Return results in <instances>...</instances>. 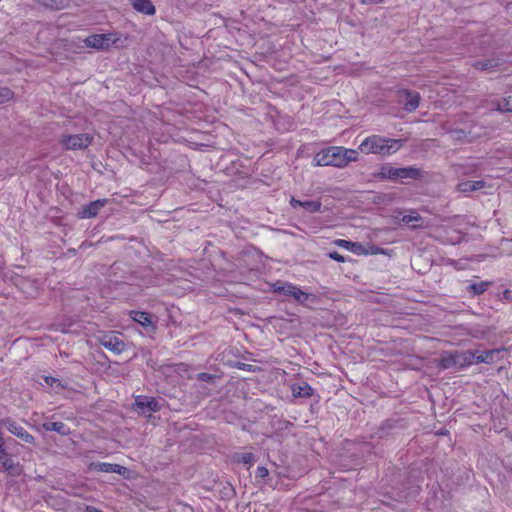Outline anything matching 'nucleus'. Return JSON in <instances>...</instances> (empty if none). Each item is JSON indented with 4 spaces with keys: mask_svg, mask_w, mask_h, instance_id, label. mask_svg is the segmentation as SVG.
Masks as SVG:
<instances>
[{
    "mask_svg": "<svg viewBox=\"0 0 512 512\" xmlns=\"http://www.w3.org/2000/svg\"><path fill=\"white\" fill-rule=\"evenodd\" d=\"M403 145L400 139L386 138L380 135L366 137L359 145L360 152L364 154H378L388 156L396 153Z\"/></svg>",
    "mask_w": 512,
    "mask_h": 512,
    "instance_id": "obj_1",
    "label": "nucleus"
},
{
    "mask_svg": "<svg viewBox=\"0 0 512 512\" xmlns=\"http://www.w3.org/2000/svg\"><path fill=\"white\" fill-rule=\"evenodd\" d=\"M274 292L291 297L297 303L306 305L308 302H316L317 297L301 290L298 286L291 283L277 282L273 285Z\"/></svg>",
    "mask_w": 512,
    "mask_h": 512,
    "instance_id": "obj_2",
    "label": "nucleus"
},
{
    "mask_svg": "<svg viewBox=\"0 0 512 512\" xmlns=\"http://www.w3.org/2000/svg\"><path fill=\"white\" fill-rule=\"evenodd\" d=\"M378 176L382 179L390 180L418 179L420 177V170L414 167L398 168L386 164L380 168Z\"/></svg>",
    "mask_w": 512,
    "mask_h": 512,
    "instance_id": "obj_3",
    "label": "nucleus"
},
{
    "mask_svg": "<svg viewBox=\"0 0 512 512\" xmlns=\"http://www.w3.org/2000/svg\"><path fill=\"white\" fill-rule=\"evenodd\" d=\"M314 166H334L342 168L340 147H328L318 152L313 159Z\"/></svg>",
    "mask_w": 512,
    "mask_h": 512,
    "instance_id": "obj_4",
    "label": "nucleus"
},
{
    "mask_svg": "<svg viewBox=\"0 0 512 512\" xmlns=\"http://www.w3.org/2000/svg\"><path fill=\"white\" fill-rule=\"evenodd\" d=\"M93 137L90 134L82 133L76 135H62L60 143L67 150L85 149L92 143Z\"/></svg>",
    "mask_w": 512,
    "mask_h": 512,
    "instance_id": "obj_5",
    "label": "nucleus"
},
{
    "mask_svg": "<svg viewBox=\"0 0 512 512\" xmlns=\"http://www.w3.org/2000/svg\"><path fill=\"white\" fill-rule=\"evenodd\" d=\"M116 41L117 38L114 34H94L84 39V43L87 47L97 50H106L111 45L115 44Z\"/></svg>",
    "mask_w": 512,
    "mask_h": 512,
    "instance_id": "obj_6",
    "label": "nucleus"
},
{
    "mask_svg": "<svg viewBox=\"0 0 512 512\" xmlns=\"http://www.w3.org/2000/svg\"><path fill=\"white\" fill-rule=\"evenodd\" d=\"M99 343L115 354H120L125 349V343L116 332H108L98 337Z\"/></svg>",
    "mask_w": 512,
    "mask_h": 512,
    "instance_id": "obj_7",
    "label": "nucleus"
},
{
    "mask_svg": "<svg viewBox=\"0 0 512 512\" xmlns=\"http://www.w3.org/2000/svg\"><path fill=\"white\" fill-rule=\"evenodd\" d=\"M135 406L142 414L157 412L161 408V404L158 400L153 397L142 395L136 397Z\"/></svg>",
    "mask_w": 512,
    "mask_h": 512,
    "instance_id": "obj_8",
    "label": "nucleus"
},
{
    "mask_svg": "<svg viewBox=\"0 0 512 512\" xmlns=\"http://www.w3.org/2000/svg\"><path fill=\"white\" fill-rule=\"evenodd\" d=\"M4 426L7 428V430L12 433L13 435L17 436L21 440H23L26 443H33L34 437L29 434L21 425L17 424L16 422L5 420L0 422V427Z\"/></svg>",
    "mask_w": 512,
    "mask_h": 512,
    "instance_id": "obj_9",
    "label": "nucleus"
},
{
    "mask_svg": "<svg viewBox=\"0 0 512 512\" xmlns=\"http://www.w3.org/2000/svg\"><path fill=\"white\" fill-rule=\"evenodd\" d=\"M107 203L106 199H98L84 206L81 210L80 217L81 218H92L95 217L101 208H103Z\"/></svg>",
    "mask_w": 512,
    "mask_h": 512,
    "instance_id": "obj_10",
    "label": "nucleus"
},
{
    "mask_svg": "<svg viewBox=\"0 0 512 512\" xmlns=\"http://www.w3.org/2000/svg\"><path fill=\"white\" fill-rule=\"evenodd\" d=\"M464 362L463 353H446L440 358V366L444 369L462 365Z\"/></svg>",
    "mask_w": 512,
    "mask_h": 512,
    "instance_id": "obj_11",
    "label": "nucleus"
},
{
    "mask_svg": "<svg viewBox=\"0 0 512 512\" xmlns=\"http://www.w3.org/2000/svg\"><path fill=\"white\" fill-rule=\"evenodd\" d=\"M401 96H404L403 104L404 108L408 112L416 110L419 106L420 95L417 92L403 90L400 92Z\"/></svg>",
    "mask_w": 512,
    "mask_h": 512,
    "instance_id": "obj_12",
    "label": "nucleus"
},
{
    "mask_svg": "<svg viewBox=\"0 0 512 512\" xmlns=\"http://www.w3.org/2000/svg\"><path fill=\"white\" fill-rule=\"evenodd\" d=\"M493 351H486L484 353L476 354L471 351L463 353L464 361L468 363H488L492 358Z\"/></svg>",
    "mask_w": 512,
    "mask_h": 512,
    "instance_id": "obj_13",
    "label": "nucleus"
},
{
    "mask_svg": "<svg viewBox=\"0 0 512 512\" xmlns=\"http://www.w3.org/2000/svg\"><path fill=\"white\" fill-rule=\"evenodd\" d=\"M133 8L140 13L146 15H154L156 10L150 0H130Z\"/></svg>",
    "mask_w": 512,
    "mask_h": 512,
    "instance_id": "obj_14",
    "label": "nucleus"
},
{
    "mask_svg": "<svg viewBox=\"0 0 512 512\" xmlns=\"http://www.w3.org/2000/svg\"><path fill=\"white\" fill-rule=\"evenodd\" d=\"M335 244L341 248H344L356 255H363L364 252V246L361 243L358 242H352L344 239H337L335 241Z\"/></svg>",
    "mask_w": 512,
    "mask_h": 512,
    "instance_id": "obj_15",
    "label": "nucleus"
},
{
    "mask_svg": "<svg viewBox=\"0 0 512 512\" xmlns=\"http://www.w3.org/2000/svg\"><path fill=\"white\" fill-rule=\"evenodd\" d=\"M290 204L293 208L302 207L310 213L318 212L321 208L319 201H300L295 198H291Z\"/></svg>",
    "mask_w": 512,
    "mask_h": 512,
    "instance_id": "obj_16",
    "label": "nucleus"
},
{
    "mask_svg": "<svg viewBox=\"0 0 512 512\" xmlns=\"http://www.w3.org/2000/svg\"><path fill=\"white\" fill-rule=\"evenodd\" d=\"M291 391H292L293 396L296 398H298V397L309 398L313 394V388L305 382L299 383V384H293L291 386Z\"/></svg>",
    "mask_w": 512,
    "mask_h": 512,
    "instance_id": "obj_17",
    "label": "nucleus"
},
{
    "mask_svg": "<svg viewBox=\"0 0 512 512\" xmlns=\"http://www.w3.org/2000/svg\"><path fill=\"white\" fill-rule=\"evenodd\" d=\"M340 157L342 162V168L347 166L350 162L358 160V151L354 149H348L340 147Z\"/></svg>",
    "mask_w": 512,
    "mask_h": 512,
    "instance_id": "obj_18",
    "label": "nucleus"
},
{
    "mask_svg": "<svg viewBox=\"0 0 512 512\" xmlns=\"http://www.w3.org/2000/svg\"><path fill=\"white\" fill-rule=\"evenodd\" d=\"M131 315V318L139 323L141 326L143 327H152L153 328V323H152V320H151V315L146 313V312H142V311H132L130 313Z\"/></svg>",
    "mask_w": 512,
    "mask_h": 512,
    "instance_id": "obj_19",
    "label": "nucleus"
},
{
    "mask_svg": "<svg viewBox=\"0 0 512 512\" xmlns=\"http://www.w3.org/2000/svg\"><path fill=\"white\" fill-rule=\"evenodd\" d=\"M484 186H485V183L481 180H479V181H463L457 185V189L460 192L467 193V192L480 190Z\"/></svg>",
    "mask_w": 512,
    "mask_h": 512,
    "instance_id": "obj_20",
    "label": "nucleus"
},
{
    "mask_svg": "<svg viewBox=\"0 0 512 512\" xmlns=\"http://www.w3.org/2000/svg\"><path fill=\"white\" fill-rule=\"evenodd\" d=\"M94 469L100 472L105 473H118L121 474L122 469L124 467L117 465V464H110V463H95L93 464Z\"/></svg>",
    "mask_w": 512,
    "mask_h": 512,
    "instance_id": "obj_21",
    "label": "nucleus"
},
{
    "mask_svg": "<svg viewBox=\"0 0 512 512\" xmlns=\"http://www.w3.org/2000/svg\"><path fill=\"white\" fill-rule=\"evenodd\" d=\"M42 427L46 431H55L61 435H67L69 433V429L62 422H45Z\"/></svg>",
    "mask_w": 512,
    "mask_h": 512,
    "instance_id": "obj_22",
    "label": "nucleus"
},
{
    "mask_svg": "<svg viewBox=\"0 0 512 512\" xmlns=\"http://www.w3.org/2000/svg\"><path fill=\"white\" fill-rule=\"evenodd\" d=\"M364 252L363 255H378V254H383V255H388L390 256V251L389 250H386L384 248H380L376 245H372V244H369V245H365L364 246Z\"/></svg>",
    "mask_w": 512,
    "mask_h": 512,
    "instance_id": "obj_23",
    "label": "nucleus"
},
{
    "mask_svg": "<svg viewBox=\"0 0 512 512\" xmlns=\"http://www.w3.org/2000/svg\"><path fill=\"white\" fill-rule=\"evenodd\" d=\"M500 65L499 60L488 59L485 61H478L475 63V67L480 70H492Z\"/></svg>",
    "mask_w": 512,
    "mask_h": 512,
    "instance_id": "obj_24",
    "label": "nucleus"
},
{
    "mask_svg": "<svg viewBox=\"0 0 512 512\" xmlns=\"http://www.w3.org/2000/svg\"><path fill=\"white\" fill-rule=\"evenodd\" d=\"M14 92L6 87H0V104H4L12 100Z\"/></svg>",
    "mask_w": 512,
    "mask_h": 512,
    "instance_id": "obj_25",
    "label": "nucleus"
},
{
    "mask_svg": "<svg viewBox=\"0 0 512 512\" xmlns=\"http://www.w3.org/2000/svg\"><path fill=\"white\" fill-rule=\"evenodd\" d=\"M488 285V282L481 281L479 283L469 285V290L472 291L474 294L479 295L486 291Z\"/></svg>",
    "mask_w": 512,
    "mask_h": 512,
    "instance_id": "obj_26",
    "label": "nucleus"
},
{
    "mask_svg": "<svg viewBox=\"0 0 512 512\" xmlns=\"http://www.w3.org/2000/svg\"><path fill=\"white\" fill-rule=\"evenodd\" d=\"M235 459L238 461V462H242L244 464H247L249 466H251L254 462V457H253V454L252 453H248V452H245V453H238L236 456H235Z\"/></svg>",
    "mask_w": 512,
    "mask_h": 512,
    "instance_id": "obj_27",
    "label": "nucleus"
},
{
    "mask_svg": "<svg viewBox=\"0 0 512 512\" xmlns=\"http://www.w3.org/2000/svg\"><path fill=\"white\" fill-rule=\"evenodd\" d=\"M421 220V217L417 213H412L409 215H404L401 219V222L405 224H410L412 222H419Z\"/></svg>",
    "mask_w": 512,
    "mask_h": 512,
    "instance_id": "obj_28",
    "label": "nucleus"
},
{
    "mask_svg": "<svg viewBox=\"0 0 512 512\" xmlns=\"http://www.w3.org/2000/svg\"><path fill=\"white\" fill-rule=\"evenodd\" d=\"M45 5L52 9H61L65 5V0H49Z\"/></svg>",
    "mask_w": 512,
    "mask_h": 512,
    "instance_id": "obj_29",
    "label": "nucleus"
},
{
    "mask_svg": "<svg viewBox=\"0 0 512 512\" xmlns=\"http://www.w3.org/2000/svg\"><path fill=\"white\" fill-rule=\"evenodd\" d=\"M269 474L268 472V469L266 467H263V466H259L257 468V472H256V476L259 477V478H265L267 477Z\"/></svg>",
    "mask_w": 512,
    "mask_h": 512,
    "instance_id": "obj_30",
    "label": "nucleus"
},
{
    "mask_svg": "<svg viewBox=\"0 0 512 512\" xmlns=\"http://www.w3.org/2000/svg\"><path fill=\"white\" fill-rule=\"evenodd\" d=\"M329 257L337 262H344L345 261V258L339 254L338 252L334 251V252H330L329 253Z\"/></svg>",
    "mask_w": 512,
    "mask_h": 512,
    "instance_id": "obj_31",
    "label": "nucleus"
},
{
    "mask_svg": "<svg viewBox=\"0 0 512 512\" xmlns=\"http://www.w3.org/2000/svg\"><path fill=\"white\" fill-rule=\"evenodd\" d=\"M45 383L51 387L57 385L59 386L60 385V381L54 377H50V376H47L45 377Z\"/></svg>",
    "mask_w": 512,
    "mask_h": 512,
    "instance_id": "obj_32",
    "label": "nucleus"
},
{
    "mask_svg": "<svg viewBox=\"0 0 512 512\" xmlns=\"http://www.w3.org/2000/svg\"><path fill=\"white\" fill-rule=\"evenodd\" d=\"M213 378H214V376L212 374H209V373H204L203 372V373H199L198 374V379L201 380V381L209 382Z\"/></svg>",
    "mask_w": 512,
    "mask_h": 512,
    "instance_id": "obj_33",
    "label": "nucleus"
},
{
    "mask_svg": "<svg viewBox=\"0 0 512 512\" xmlns=\"http://www.w3.org/2000/svg\"><path fill=\"white\" fill-rule=\"evenodd\" d=\"M384 0H362L363 4H378L382 3Z\"/></svg>",
    "mask_w": 512,
    "mask_h": 512,
    "instance_id": "obj_34",
    "label": "nucleus"
},
{
    "mask_svg": "<svg viewBox=\"0 0 512 512\" xmlns=\"http://www.w3.org/2000/svg\"><path fill=\"white\" fill-rule=\"evenodd\" d=\"M508 106H512V97L505 99V105L502 107V109L505 110V108Z\"/></svg>",
    "mask_w": 512,
    "mask_h": 512,
    "instance_id": "obj_35",
    "label": "nucleus"
},
{
    "mask_svg": "<svg viewBox=\"0 0 512 512\" xmlns=\"http://www.w3.org/2000/svg\"><path fill=\"white\" fill-rule=\"evenodd\" d=\"M250 366H251V365H249V364H242L241 368H242V369H247V368H248V367H250Z\"/></svg>",
    "mask_w": 512,
    "mask_h": 512,
    "instance_id": "obj_36",
    "label": "nucleus"
}]
</instances>
